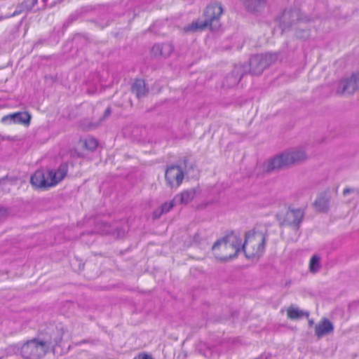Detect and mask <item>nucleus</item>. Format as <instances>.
<instances>
[{
  "label": "nucleus",
  "instance_id": "1",
  "mask_svg": "<svg viewBox=\"0 0 359 359\" xmlns=\"http://www.w3.org/2000/svg\"><path fill=\"white\" fill-rule=\"evenodd\" d=\"M67 173L66 165H60L56 169L41 168L30 177V183L36 189H48L62 182Z\"/></svg>",
  "mask_w": 359,
  "mask_h": 359
},
{
  "label": "nucleus",
  "instance_id": "2",
  "mask_svg": "<svg viewBox=\"0 0 359 359\" xmlns=\"http://www.w3.org/2000/svg\"><path fill=\"white\" fill-rule=\"evenodd\" d=\"M243 238L238 234H229L217 241L212 247L217 259L227 261L235 257L241 250Z\"/></svg>",
  "mask_w": 359,
  "mask_h": 359
},
{
  "label": "nucleus",
  "instance_id": "3",
  "mask_svg": "<svg viewBox=\"0 0 359 359\" xmlns=\"http://www.w3.org/2000/svg\"><path fill=\"white\" fill-rule=\"evenodd\" d=\"M265 238L262 233L255 231H248L241 244V249L248 259L257 260L264 250Z\"/></svg>",
  "mask_w": 359,
  "mask_h": 359
},
{
  "label": "nucleus",
  "instance_id": "4",
  "mask_svg": "<svg viewBox=\"0 0 359 359\" xmlns=\"http://www.w3.org/2000/svg\"><path fill=\"white\" fill-rule=\"evenodd\" d=\"M56 346L51 339L47 337H39L28 341L24 344V355L27 359H41L50 351H55Z\"/></svg>",
  "mask_w": 359,
  "mask_h": 359
},
{
  "label": "nucleus",
  "instance_id": "5",
  "mask_svg": "<svg viewBox=\"0 0 359 359\" xmlns=\"http://www.w3.org/2000/svg\"><path fill=\"white\" fill-rule=\"evenodd\" d=\"M22 125L21 111L10 112L0 119V128L4 130L6 137L9 140H15L19 136Z\"/></svg>",
  "mask_w": 359,
  "mask_h": 359
},
{
  "label": "nucleus",
  "instance_id": "6",
  "mask_svg": "<svg viewBox=\"0 0 359 359\" xmlns=\"http://www.w3.org/2000/svg\"><path fill=\"white\" fill-rule=\"evenodd\" d=\"M276 53L256 54L252 55L248 62V70L253 74H260L270 65L278 61Z\"/></svg>",
  "mask_w": 359,
  "mask_h": 359
},
{
  "label": "nucleus",
  "instance_id": "7",
  "mask_svg": "<svg viewBox=\"0 0 359 359\" xmlns=\"http://www.w3.org/2000/svg\"><path fill=\"white\" fill-rule=\"evenodd\" d=\"M359 90V69L351 74L341 78L337 86V93L344 97H349Z\"/></svg>",
  "mask_w": 359,
  "mask_h": 359
},
{
  "label": "nucleus",
  "instance_id": "8",
  "mask_svg": "<svg viewBox=\"0 0 359 359\" xmlns=\"http://www.w3.org/2000/svg\"><path fill=\"white\" fill-rule=\"evenodd\" d=\"M164 177L166 185L171 189H176L184 180V168L180 165L168 166L165 171Z\"/></svg>",
  "mask_w": 359,
  "mask_h": 359
},
{
  "label": "nucleus",
  "instance_id": "9",
  "mask_svg": "<svg viewBox=\"0 0 359 359\" xmlns=\"http://www.w3.org/2000/svg\"><path fill=\"white\" fill-rule=\"evenodd\" d=\"M267 170H282L292 167L287 149L270 158L265 163Z\"/></svg>",
  "mask_w": 359,
  "mask_h": 359
},
{
  "label": "nucleus",
  "instance_id": "10",
  "mask_svg": "<svg viewBox=\"0 0 359 359\" xmlns=\"http://www.w3.org/2000/svg\"><path fill=\"white\" fill-rule=\"evenodd\" d=\"M279 221L283 226H296L299 224L303 212L300 209L289 208L279 215Z\"/></svg>",
  "mask_w": 359,
  "mask_h": 359
},
{
  "label": "nucleus",
  "instance_id": "11",
  "mask_svg": "<svg viewBox=\"0 0 359 359\" xmlns=\"http://www.w3.org/2000/svg\"><path fill=\"white\" fill-rule=\"evenodd\" d=\"M223 13V8L219 3L210 4L205 8L203 18L210 27L217 22Z\"/></svg>",
  "mask_w": 359,
  "mask_h": 359
},
{
  "label": "nucleus",
  "instance_id": "12",
  "mask_svg": "<svg viewBox=\"0 0 359 359\" xmlns=\"http://www.w3.org/2000/svg\"><path fill=\"white\" fill-rule=\"evenodd\" d=\"M291 22L296 37L301 39H306L310 36V29L304 22L299 19L297 13H292Z\"/></svg>",
  "mask_w": 359,
  "mask_h": 359
},
{
  "label": "nucleus",
  "instance_id": "13",
  "mask_svg": "<svg viewBox=\"0 0 359 359\" xmlns=\"http://www.w3.org/2000/svg\"><path fill=\"white\" fill-rule=\"evenodd\" d=\"M334 327L331 320L323 318L320 319L315 325V335L318 338L332 334Z\"/></svg>",
  "mask_w": 359,
  "mask_h": 359
},
{
  "label": "nucleus",
  "instance_id": "14",
  "mask_svg": "<svg viewBox=\"0 0 359 359\" xmlns=\"http://www.w3.org/2000/svg\"><path fill=\"white\" fill-rule=\"evenodd\" d=\"M292 167L299 165L308 159L306 151L301 147H294L287 149Z\"/></svg>",
  "mask_w": 359,
  "mask_h": 359
},
{
  "label": "nucleus",
  "instance_id": "15",
  "mask_svg": "<svg viewBox=\"0 0 359 359\" xmlns=\"http://www.w3.org/2000/svg\"><path fill=\"white\" fill-rule=\"evenodd\" d=\"M207 27H210L208 26V22H206L202 17L185 25L183 27V31L186 33H194L196 32H201Z\"/></svg>",
  "mask_w": 359,
  "mask_h": 359
},
{
  "label": "nucleus",
  "instance_id": "16",
  "mask_svg": "<svg viewBox=\"0 0 359 359\" xmlns=\"http://www.w3.org/2000/svg\"><path fill=\"white\" fill-rule=\"evenodd\" d=\"M245 7L251 13L262 11L266 6L265 0H241Z\"/></svg>",
  "mask_w": 359,
  "mask_h": 359
},
{
  "label": "nucleus",
  "instance_id": "17",
  "mask_svg": "<svg viewBox=\"0 0 359 359\" xmlns=\"http://www.w3.org/2000/svg\"><path fill=\"white\" fill-rule=\"evenodd\" d=\"M173 50L172 46L170 44H157L153 46L152 53L156 57H168Z\"/></svg>",
  "mask_w": 359,
  "mask_h": 359
},
{
  "label": "nucleus",
  "instance_id": "18",
  "mask_svg": "<svg viewBox=\"0 0 359 359\" xmlns=\"http://www.w3.org/2000/svg\"><path fill=\"white\" fill-rule=\"evenodd\" d=\"M79 144L81 147L88 151L93 152L98 147V141L92 137L80 139Z\"/></svg>",
  "mask_w": 359,
  "mask_h": 359
},
{
  "label": "nucleus",
  "instance_id": "19",
  "mask_svg": "<svg viewBox=\"0 0 359 359\" xmlns=\"http://www.w3.org/2000/svg\"><path fill=\"white\" fill-rule=\"evenodd\" d=\"M286 315L288 319L297 320L306 316V313L299 307L290 305L286 309Z\"/></svg>",
  "mask_w": 359,
  "mask_h": 359
},
{
  "label": "nucleus",
  "instance_id": "20",
  "mask_svg": "<svg viewBox=\"0 0 359 359\" xmlns=\"http://www.w3.org/2000/svg\"><path fill=\"white\" fill-rule=\"evenodd\" d=\"M132 92L137 97L144 96L147 93L144 81L141 79L136 80L132 86Z\"/></svg>",
  "mask_w": 359,
  "mask_h": 359
},
{
  "label": "nucleus",
  "instance_id": "21",
  "mask_svg": "<svg viewBox=\"0 0 359 359\" xmlns=\"http://www.w3.org/2000/svg\"><path fill=\"white\" fill-rule=\"evenodd\" d=\"M196 195L197 189L196 188H190L182 191L179 196V198L182 203L187 204L192 201Z\"/></svg>",
  "mask_w": 359,
  "mask_h": 359
},
{
  "label": "nucleus",
  "instance_id": "22",
  "mask_svg": "<svg viewBox=\"0 0 359 359\" xmlns=\"http://www.w3.org/2000/svg\"><path fill=\"white\" fill-rule=\"evenodd\" d=\"M321 268V257L318 255H313L309 262V271L313 273H317Z\"/></svg>",
  "mask_w": 359,
  "mask_h": 359
},
{
  "label": "nucleus",
  "instance_id": "23",
  "mask_svg": "<svg viewBox=\"0 0 359 359\" xmlns=\"http://www.w3.org/2000/svg\"><path fill=\"white\" fill-rule=\"evenodd\" d=\"M173 207V203L172 201L166 202L163 203L161 207V213L167 212L170 210Z\"/></svg>",
  "mask_w": 359,
  "mask_h": 359
},
{
  "label": "nucleus",
  "instance_id": "24",
  "mask_svg": "<svg viewBox=\"0 0 359 359\" xmlns=\"http://www.w3.org/2000/svg\"><path fill=\"white\" fill-rule=\"evenodd\" d=\"M133 359H153L151 355L147 353H141L136 355Z\"/></svg>",
  "mask_w": 359,
  "mask_h": 359
},
{
  "label": "nucleus",
  "instance_id": "25",
  "mask_svg": "<svg viewBox=\"0 0 359 359\" xmlns=\"http://www.w3.org/2000/svg\"><path fill=\"white\" fill-rule=\"evenodd\" d=\"M31 120L30 114L24 113V125L28 126Z\"/></svg>",
  "mask_w": 359,
  "mask_h": 359
},
{
  "label": "nucleus",
  "instance_id": "26",
  "mask_svg": "<svg viewBox=\"0 0 359 359\" xmlns=\"http://www.w3.org/2000/svg\"><path fill=\"white\" fill-rule=\"evenodd\" d=\"M37 2V0H30V1H26V4H27V7L29 8H31L32 6H34Z\"/></svg>",
  "mask_w": 359,
  "mask_h": 359
},
{
  "label": "nucleus",
  "instance_id": "27",
  "mask_svg": "<svg viewBox=\"0 0 359 359\" xmlns=\"http://www.w3.org/2000/svg\"><path fill=\"white\" fill-rule=\"evenodd\" d=\"M163 213H161V208H159L158 210H156L154 212V217L156 218H158Z\"/></svg>",
  "mask_w": 359,
  "mask_h": 359
},
{
  "label": "nucleus",
  "instance_id": "28",
  "mask_svg": "<svg viewBox=\"0 0 359 359\" xmlns=\"http://www.w3.org/2000/svg\"><path fill=\"white\" fill-rule=\"evenodd\" d=\"M313 324V321L312 320H309V325H312Z\"/></svg>",
  "mask_w": 359,
  "mask_h": 359
},
{
  "label": "nucleus",
  "instance_id": "29",
  "mask_svg": "<svg viewBox=\"0 0 359 359\" xmlns=\"http://www.w3.org/2000/svg\"><path fill=\"white\" fill-rule=\"evenodd\" d=\"M285 18H287V14H285Z\"/></svg>",
  "mask_w": 359,
  "mask_h": 359
}]
</instances>
